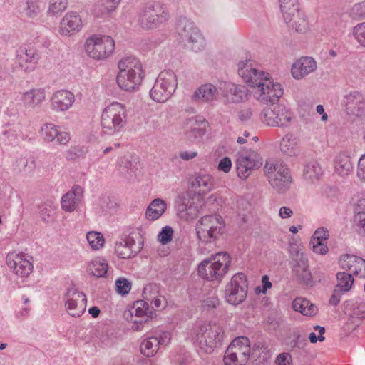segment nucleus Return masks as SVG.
Returning <instances> with one entry per match:
<instances>
[{
	"instance_id": "58",
	"label": "nucleus",
	"mask_w": 365,
	"mask_h": 365,
	"mask_svg": "<svg viewBox=\"0 0 365 365\" xmlns=\"http://www.w3.org/2000/svg\"><path fill=\"white\" fill-rule=\"evenodd\" d=\"M131 322L133 323L132 329L135 331H140L143 328V327L147 324L149 322V319H145L143 317L135 318L133 316H131Z\"/></svg>"
},
{
	"instance_id": "19",
	"label": "nucleus",
	"mask_w": 365,
	"mask_h": 365,
	"mask_svg": "<svg viewBox=\"0 0 365 365\" xmlns=\"http://www.w3.org/2000/svg\"><path fill=\"white\" fill-rule=\"evenodd\" d=\"M171 339V333L168 331L155 332L154 336H149L140 344V351L145 356H153L160 346H166Z\"/></svg>"
},
{
	"instance_id": "31",
	"label": "nucleus",
	"mask_w": 365,
	"mask_h": 365,
	"mask_svg": "<svg viewBox=\"0 0 365 365\" xmlns=\"http://www.w3.org/2000/svg\"><path fill=\"white\" fill-rule=\"evenodd\" d=\"M52 109L56 112H64L68 109V90L62 89L55 92L51 99Z\"/></svg>"
},
{
	"instance_id": "51",
	"label": "nucleus",
	"mask_w": 365,
	"mask_h": 365,
	"mask_svg": "<svg viewBox=\"0 0 365 365\" xmlns=\"http://www.w3.org/2000/svg\"><path fill=\"white\" fill-rule=\"evenodd\" d=\"M353 35L357 42L365 47V22L358 24L354 27Z\"/></svg>"
},
{
	"instance_id": "4",
	"label": "nucleus",
	"mask_w": 365,
	"mask_h": 365,
	"mask_svg": "<svg viewBox=\"0 0 365 365\" xmlns=\"http://www.w3.org/2000/svg\"><path fill=\"white\" fill-rule=\"evenodd\" d=\"M127 115L125 105L120 103H113L105 108L101 118L104 133L110 135L119 133L126 125Z\"/></svg>"
},
{
	"instance_id": "55",
	"label": "nucleus",
	"mask_w": 365,
	"mask_h": 365,
	"mask_svg": "<svg viewBox=\"0 0 365 365\" xmlns=\"http://www.w3.org/2000/svg\"><path fill=\"white\" fill-rule=\"evenodd\" d=\"M329 237V231L324 227H319L315 230L314 235L312 238V243L316 241H324Z\"/></svg>"
},
{
	"instance_id": "6",
	"label": "nucleus",
	"mask_w": 365,
	"mask_h": 365,
	"mask_svg": "<svg viewBox=\"0 0 365 365\" xmlns=\"http://www.w3.org/2000/svg\"><path fill=\"white\" fill-rule=\"evenodd\" d=\"M264 170L271 187L275 192L283 194L289 190L292 178L289 169L285 164L267 160Z\"/></svg>"
},
{
	"instance_id": "61",
	"label": "nucleus",
	"mask_w": 365,
	"mask_h": 365,
	"mask_svg": "<svg viewBox=\"0 0 365 365\" xmlns=\"http://www.w3.org/2000/svg\"><path fill=\"white\" fill-rule=\"evenodd\" d=\"M358 262L356 264V269L353 274L358 276L360 278H365V260L360 257L357 259Z\"/></svg>"
},
{
	"instance_id": "11",
	"label": "nucleus",
	"mask_w": 365,
	"mask_h": 365,
	"mask_svg": "<svg viewBox=\"0 0 365 365\" xmlns=\"http://www.w3.org/2000/svg\"><path fill=\"white\" fill-rule=\"evenodd\" d=\"M115 46V41L110 36L93 35L86 40L85 50L90 58L101 61L108 58Z\"/></svg>"
},
{
	"instance_id": "52",
	"label": "nucleus",
	"mask_w": 365,
	"mask_h": 365,
	"mask_svg": "<svg viewBox=\"0 0 365 365\" xmlns=\"http://www.w3.org/2000/svg\"><path fill=\"white\" fill-rule=\"evenodd\" d=\"M173 230L171 227L165 226L163 227L158 235V240L162 245H166L172 240Z\"/></svg>"
},
{
	"instance_id": "12",
	"label": "nucleus",
	"mask_w": 365,
	"mask_h": 365,
	"mask_svg": "<svg viewBox=\"0 0 365 365\" xmlns=\"http://www.w3.org/2000/svg\"><path fill=\"white\" fill-rule=\"evenodd\" d=\"M250 346L247 337L235 339L225 352V365H245L250 358Z\"/></svg>"
},
{
	"instance_id": "22",
	"label": "nucleus",
	"mask_w": 365,
	"mask_h": 365,
	"mask_svg": "<svg viewBox=\"0 0 365 365\" xmlns=\"http://www.w3.org/2000/svg\"><path fill=\"white\" fill-rule=\"evenodd\" d=\"M175 207L179 217L185 220L195 218L199 213V206L194 203L192 198L185 194L178 196Z\"/></svg>"
},
{
	"instance_id": "16",
	"label": "nucleus",
	"mask_w": 365,
	"mask_h": 365,
	"mask_svg": "<svg viewBox=\"0 0 365 365\" xmlns=\"http://www.w3.org/2000/svg\"><path fill=\"white\" fill-rule=\"evenodd\" d=\"M168 14L159 6H149L143 8L139 14L138 21L144 29H153L166 21Z\"/></svg>"
},
{
	"instance_id": "62",
	"label": "nucleus",
	"mask_w": 365,
	"mask_h": 365,
	"mask_svg": "<svg viewBox=\"0 0 365 365\" xmlns=\"http://www.w3.org/2000/svg\"><path fill=\"white\" fill-rule=\"evenodd\" d=\"M232 167V162L230 158L224 157L219 162L217 168L220 171H222L225 173H227Z\"/></svg>"
},
{
	"instance_id": "37",
	"label": "nucleus",
	"mask_w": 365,
	"mask_h": 365,
	"mask_svg": "<svg viewBox=\"0 0 365 365\" xmlns=\"http://www.w3.org/2000/svg\"><path fill=\"white\" fill-rule=\"evenodd\" d=\"M280 11L284 21H289L292 16L299 11V0H279Z\"/></svg>"
},
{
	"instance_id": "24",
	"label": "nucleus",
	"mask_w": 365,
	"mask_h": 365,
	"mask_svg": "<svg viewBox=\"0 0 365 365\" xmlns=\"http://www.w3.org/2000/svg\"><path fill=\"white\" fill-rule=\"evenodd\" d=\"M205 123V118L203 116L197 115L185 119L182 128L190 140H195L205 135V128L202 127Z\"/></svg>"
},
{
	"instance_id": "45",
	"label": "nucleus",
	"mask_w": 365,
	"mask_h": 365,
	"mask_svg": "<svg viewBox=\"0 0 365 365\" xmlns=\"http://www.w3.org/2000/svg\"><path fill=\"white\" fill-rule=\"evenodd\" d=\"M41 131L43 140L46 142L53 141L58 132L56 126L52 123L44 124L42 126Z\"/></svg>"
},
{
	"instance_id": "7",
	"label": "nucleus",
	"mask_w": 365,
	"mask_h": 365,
	"mask_svg": "<svg viewBox=\"0 0 365 365\" xmlns=\"http://www.w3.org/2000/svg\"><path fill=\"white\" fill-rule=\"evenodd\" d=\"M176 32L181 43L195 52L205 48V39L200 29L186 17H180L176 24Z\"/></svg>"
},
{
	"instance_id": "40",
	"label": "nucleus",
	"mask_w": 365,
	"mask_h": 365,
	"mask_svg": "<svg viewBox=\"0 0 365 365\" xmlns=\"http://www.w3.org/2000/svg\"><path fill=\"white\" fill-rule=\"evenodd\" d=\"M287 26L296 32L304 33L308 30V22L304 13L300 11L292 16L289 21H285Z\"/></svg>"
},
{
	"instance_id": "27",
	"label": "nucleus",
	"mask_w": 365,
	"mask_h": 365,
	"mask_svg": "<svg viewBox=\"0 0 365 365\" xmlns=\"http://www.w3.org/2000/svg\"><path fill=\"white\" fill-rule=\"evenodd\" d=\"M190 186L199 193L206 194L213 188L214 179L210 174L200 173L190 179Z\"/></svg>"
},
{
	"instance_id": "48",
	"label": "nucleus",
	"mask_w": 365,
	"mask_h": 365,
	"mask_svg": "<svg viewBox=\"0 0 365 365\" xmlns=\"http://www.w3.org/2000/svg\"><path fill=\"white\" fill-rule=\"evenodd\" d=\"M38 0H26V8L24 9L25 14L30 19H34L40 11L38 5Z\"/></svg>"
},
{
	"instance_id": "2",
	"label": "nucleus",
	"mask_w": 365,
	"mask_h": 365,
	"mask_svg": "<svg viewBox=\"0 0 365 365\" xmlns=\"http://www.w3.org/2000/svg\"><path fill=\"white\" fill-rule=\"evenodd\" d=\"M118 68L116 81L121 89L132 91L141 83L143 71L140 61L136 58L128 56L122 58L118 62Z\"/></svg>"
},
{
	"instance_id": "10",
	"label": "nucleus",
	"mask_w": 365,
	"mask_h": 365,
	"mask_svg": "<svg viewBox=\"0 0 365 365\" xmlns=\"http://www.w3.org/2000/svg\"><path fill=\"white\" fill-rule=\"evenodd\" d=\"M178 86L176 74L171 70L160 73L150 91V98L158 103H164L174 93Z\"/></svg>"
},
{
	"instance_id": "28",
	"label": "nucleus",
	"mask_w": 365,
	"mask_h": 365,
	"mask_svg": "<svg viewBox=\"0 0 365 365\" xmlns=\"http://www.w3.org/2000/svg\"><path fill=\"white\" fill-rule=\"evenodd\" d=\"M84 207V189L79 185H73L70 190V212L76 210L78 215H82Z\"/></svg>"
},
{
	"instance_id": "18",
	"label": "nucleus",
	"mask_w": 365,
	"mask_h": 365,
	"mask_svg": "<svg viewBox=\"0 0 365 365\" xmlns=\"http://www.w3.org/2000/svg\"><path fill=\"white\" fill-rule=\"evenodd\" d=\"M219 89L225 104L244 102L247 100L249 96V91L246 86L231 82L225 83Z\"/></svg>"
},
{
	"instance_id": "17",
	"label": "nucleus",
	"mask_w": 365,
	"mask_h": 365,
	"mask_svg": "<svg viewBox=\"0 0 365 365\" xmlns=\"http://www.w3.org/2000/svg\"><path fill=\"white\" fill-rule=\"evenodd\" d=\"M262 165V159L255 150H249L245 153L239 154L236 160V169L238 176L246 179L252 170L258 168Z\"/></svg>"
},
{
	"instance_id": "44",
	"label": "nucleus",
	"mask_w": 365,
	"mask_h": 365,
	"mask_svg": "<svg viewBox=\"0 0 365 365\" xmlns=\"http://www.w3.org/2000/svg\"><path fill=\"white\" fill-rule=\"evenodd\" d=\"M68 6V0H50L48 14L52 16L59 15Z\"/></svg>"
},
{
	"instance_id": "5",
	"label": "nucleus",
	"mask_w": 365,
	"mask_h": 365,
	"mask_svg": "<svg viewBox=\"0 0 365 365\" xmlns=\"http://www.w3.org/2000/svg\"><path fill=\"white\" fill-rule=\"evenodd\" d=\"M230 263L229 254L219 252L199 264V276L209 281H220L227 272Z\"/></svg>"
},
{
	"instance_id": "29",
	"label": "nucleus",
	"mask_w": 365,
	"mask_h": 365,
	"mask_svg": "<svg viewBox=\"0 0 365 365\" xmlns=\"http://www.w3.org/2000/svg\"><path fill=\"white\" fill-rule=\"evenodd\" d=\"M217 95V88L211 83H206L199 87L193 93V101H212Z\"/></svg>"
},
{
	"instance_id": "34",
	"label": "nucleus",
	"mask_w": 365,
	"mask_h": 365,
	"mask_svg": "<svg viewBox=\"0 0 365 365\" xmlns=\"http://www.w3.org/2000/svg\"><path fill=\"white\" fill-rule=\"evenodd\" d=\"M299 139L293 134L287 133L282 139L279 148L282 153L288 156H294L297 153Z\"/></svg>"
},
{
	"instance_id": "46",
	"label": "nucleus",
	"mask_w": 365,
	"mask_h": 365,
	"mask_svg": "<svg viewBox=\"0 0 365 365\" xmlns=\"http://www.w3.org/2000/svg\"><path fill=\"white\" fill-rule=\"evenodd\" d=\"M87 240L93 250H98L104 244V237L97 232H88L86 235Z\"/></svg>"
},
{
	"instance_id": "63",
	"label": "nucleus",
	"mask_w": 365,
	"mask_h": 365,
	"mask_svg": "<svg viewBox=\"0 0 365 365\" xmlns=\"http://www.w3.org/2000/svg\"><path fill=\"white\" fill-rule=\"evenodd\" d=\"M292 357L289 353H282L279 354L275 360L276 365H291Z\"/></svg>"
},
{
	"instance_id": "20",
	"label": "nucleus",
	"mask_w": 365,
	"mask_h": 365,
	"mask_svg": "<svg viewBox=\"0 0 365 365\" xmlns=\"http://www.w3.org/2000/svg\"><path fill=\"white\" fill-rule=\"evenodd\" d=\"M348 114L358 115L365 106V98L358 91H351L343 96L341 101Z\"/></svg>"
},
{
	"instance_id": "35",
	"label": "nucleus",
	"mask_w": 365,
	"mask_h": 365,
	"mask_svg": "<svg viewBox=\"0 0 365 365\" xmlns=\"http://www.w3.org/2000/svg\"><path fill=\"white\" fill-rule=\"evenodd\" d=\"M334 169L341 176L348 175L353 169L350 157L345 153H339L334 160Z\"/></svg>"
},
{
	"instance_id": "13",
	"label": "nucleus",
	"mask_w": 365,
	"mask_h": 365,
	"mask_svg": "<svg viewBox=\"0 0 365 365\" xmlns=\"http://www.w3.org/2000/svg\"><path fill=\"white\" fill-rule=\"evenodd\" d=\"M143 247V237L140 230L133 229L128 235L116 242L115 252L122 259H130L140 252Z\"/></svg>"
},
{
	"instance_id": "43",
	"label": "nucleus",
	"mask_w": 365,
	"mask_h": 365,
	"mask_svg": "<svg viewBox=\"0 0 365 365\" xmlns=\"http://www.w3.org/2000/svg\"><path fill=\"white\" fill-rule=\"evenodd\" d=\"M121 0H101L98 4V15H108L118 8Z\"/></svg>"
},
{
	"instance_id": "23",
	"label": "nucleus",
	"mask_w": 365,
	"mask_h": 365,
	"mask_svg": "<svg viewBox=\"0 0 365 365\" xmlns=\"http://www.w3.org/2000/svg\"><path fill=\"white\" fill-rule=\"evenodd\" d=\"M317 67V62L312 57H302L292 64V76L296 80H301L315 71Z\"/></svg>"
},
{
	"instance_id": "15",
	"label": "nucleus",
	"mask_w": 365,
	"mask_h": 365,
	"mask_svg": "<svg viewBox=\"0 0 365 365\" xmlns=\"http://www.w3.org/2000/svg\"><path fill=\"white\" fill-rule=\"evenodd\" d=\"M264 108L261 113L262 122L272 127H287L292 119V114L282 105H274Z\"/></svg>"
},
{
	"instance_id": "60",
	"label": "nucleus",
	"mask_w": 365,
	"mask_h": 365,
	"mask_svg": "<svg viewBox=\"0 0 365 365\" xmlns=\"http://www.w3.org/2000/svg\"><path fill=\"white\" fill-rule=\"evenodd\" d=\"M314 252L320 255H325L328 252V247L322 241H316L314 243L310 242Z\"/></svg>"
},
{
	"instance_id": "1",
	"label": "nucleus",
	"mask_w": 365,
	"mask_h": 365,
	"mask_svg": "<svg viewBox=\"0 0 365 365\" xmlns=\"http://www.w3.org/2000/svg\"><path fill=\"white\" fill-rule=\"evenodd\" d=\"M238 74L253 88L255 98L264 104L277 102L283 94L281 84L274 83L269 73L254 67L250 60L238 63Z\"/></svg>"
},
{
	"instance_id": "49",
	"label": "nucleus",
	"mask_w": 365,
	"mask_h": 365,
	"mask_svg": "<svg viewBox=\"0 0 365 365\" xmlns=\"http://www.w3.org/2000/svg\"><path fill=\"white\" fill-rule=\"evenodd\" d=\"M83 26L81 16L76 12L70 13V36L79 32Z\"/></svg>"
},
{
	"instance_id": "30",
	"label": "nucleus",
	"mask_w": 365,
	"mask_h": 365,
	"mask_svg": "<svg viewBox=\"0 0 365 365\" xmlns=\"http://www.w3.org/2000/svg\"><path fill=\"white\" fill-rule=\"evenodd\" d=\"M292 308L294 311L307 317L314 316L318 312V308L315 304L302 297H297L293 301Z\"/></svg>"
},
{
	"instance_id": "26",
	"label": "nucleus",
	"mask_w": 365,
	"mask_h": 365,
	"mask_svg": "<svg viewBox=\"0 0 365 365\" xmlns=\"http://www.w3.org/2000/svg\"><path fill=\"white\" fill-rule=\"evenodd\" d=\"M45 98L43 88H32L22 93L21 101L25 108L35 109L41 105Z\"/></svg>"
},
{
	"instance_id": "56",
	"label": "nucleus",
	"mask_w": 365,
	"mask_h": 365,
	"mask_svg": "<svg viewBox=\"0 0 365 365\" xmlns=\"http://www.w3.org/2000/svg\"><path fill=\"white\" fill-rule=\"evenodd\" d=\"M307 344V340L304 337L302 336L300 334L294 335V338L289 342V347L291 349H294L295 348L303 349Z\"/></svg>"
},
{
	"instance_id": "42",
	"label": "nucleus",
	"mask_w": 365,
	"mask_h": 365,
	"mask_svg": "<svg viewBox=\"0 0 365 365\" xmlns=\"http://www.w3.org/2000/svg\"><path fill=\"white\" fill-rule=\"evenodd\" d=\"M54 212L55 206L51 200H46L38 206V213L44 222L50 221Z\"/></svg>"
},
{
	"instance_id": "36",
	"label": "nucleus",
	"mask_w": 365,
	"mask_h": 365,
	"mask_svg": "<svg viewBox=\"0 0 365 365\" xmlns=\"http://www.w3.org/2000/svg\"><path fill=\"white\" fill-rule=\"evenodd\" d=\"M108 265L103 258L97 257L88 264L87 271L96 277H105L108 272Z\"/></svg>"
},
{
	"instance_id": "64",
	"label": "nucleus",
	"mask_w": 365,
	"mask_h": 365,
	"mask_svg": "<svg viewBox=\"0 0 365 365\" xmlns=\"http://www.w3.org/2000/svg\"><path fill=\"white\" fill-rule=\"evenodd\" d=\"M359 170L357 172V175L359 178L365 180V154L363 155L359 160L358 163Z\"/></svg>"
},
{
	"instance_id": "54",
	"label": "nucleus",
	"mask_w": 365,
	"mask_h": 365,
	"mask_svg": "<svg viewBox=\"0 0 365 365\" xmlns=\"http://www.w3.org/2000/svg\"><path fill=\"white\" fill-rule=\"evenodd\" d=\"M115 286L118 293L123 295L128 294L131 289L130 282L125 278L118 279L115 281Z\"/></svg>"
},
{
	"instance_id": "39",
	"label": "nucleus",
	"mask_w": 365,
	"mask_h": 365,
	"mask_svg": "<svg viewBox=\"0 0 365 365\" xmlns=\"http://www.w3.org/2000/svg\"><path fill=\"white\" fill-rule=\"evenodd\" d=\"M130 316L135 318L143 317L150 319L153 317V311L150 309L149 304L144 300H138L134 302L130 310Z\"/></svg>"
},
{
	"instance_id": "33",
	"label": "nucleus",
	"mask_w": 365,
	"mask_h": 365,
	"mask_svg": "<svg viewBox=\"0 0 365 365\" xmlns=\"http://www.w3.org/2000/svg\"><path fill=\"white\" fill-rule=\"evenodd\" d=\"M322 174V168L316 160L308 162L304 167L303 178L309 182H314L319 180Z\"/></svg>"
},
{
	"instance_id": "53",
	"label": "nucleus",
	"mask_w": 365,
	"mask_h": 365,
	"mask_svg": "<svg viewBox=\"0 0 365 365\" xmlns=\"http://www.w3.org/2000/svg\"><path fill=\"white\" fill-rule=\"evenodd\" d=\"M354 222L359 235L365 237V212L357 213L354 216Z\"/></svg>"
},
{
	"instance_id": "57",
	"label": "nucleus",
	"mask_w": 365,
	"mask_h": 365,
	"mask_svg": "<svg viewBox=\"0 0 365 365\" xmlns=\"http://www.w3.org/2000/svg\"><path fill=\"white\" fill-rule=\"evenodd\" d=\"M253 114L252 108L245 107L241 108L237 113V118L242 122L248 121L251 119Z\"/></svg>"
},
{
	"instance_id": "59",
	"label": "nucleus",
	"mask_w": 365,
	"mask_h": 365,
	"mask_svg": "<svg viewBox=\"0 0 365 365\" xmlns=\"http://www.w3.org/2000/svg\"><path fill=\"white\" fill-rule=\"evenodd\" d=\"M351 14L354 16L365 18V0L354 4L351 9Z\"/></svg>"
},
{
	"instance_id": "38",
	"label": "nucleus",
	"mask_w": 365,
	"mask_h": 365,
	"mask_svg": "<svg viewBox=\"0 0 365 365\" xmlns=\"http://www.w3.org/2000/svg\"><path fill=\"white\" fill-rule=\"evenodd\" d=\"M166 209V202L160 199L153 200L146 210V217L150 220L158 219Z\"/></svg>"
},
{
	"instance_id": "50",
	"label": "nucleus",
	"mask_w": 365,
	"mask_h": 365,
	"mask_svg": "<svg viewBox=\"0 0 365 365\" xmlns=\"http://www.w3.org/2000/svg\"><path fill=\"white\" fill-rule=\"evenodd\" d=\"M17 163L19 172L24 174L31 173L36 167L35 160L33 159L28 160L25 158H20L18 160Z\"/></svg>"
},
{
	"instance_id": "21",
	"label": "nucleus",
	"mask_w": 365,
	"mask_h": 365,
	"mask_svg": "<svg viewBox=\"0 0 365 365\" xmlns=\"http://www.w3.org/2000/svg\"><path fill=\"white\" fill-rule=\"evenodd\" d=\"M6 264L14 273L21 277H27L32 272V263L24 255L9 253L6 257Z\"/></svg>"
},
{
	"instance_id": "3",
	"label": "nucleus",
	"mask_w": 365,
	"mask_h": 365,
	"mask_svg": "<svg viewBox=\"0 0 365 365\" xmlns=\"http://www.w3.org/2000/svg\"><path fill=\"white\" fill-rule=\"evenodd\" d=\"M193 334L199 347L205 353L210 354L222 344L224 331L215 324L203 323L196 325Z\"/></svg>"
},
{
	"instance_id": "8",
	"label": "nucleus",
	"mask_w": 365,
	"mask_h": 365,
	"mask_svg": "<svg viewBox=\"0 0 365 365\" xmlns=\"http://www.w3.org/2000/svg\"><path fill=\"white\" fill-rule=\"evenodd\" d=\"M225 227V221L220 215L217 214L205 215L197 224V238L205 243L213 242L224 233Z\"/></svg>"
},
{
	"instance_id": "25",
	"label": "nucleus",
	"mask_w": 365,
	"mask_h": 365,
	"mask_svg": "<svg viewBox=\"0 0 365 365\" xmlns=\"http://www.w3.org/2000/svg\"><path fill=\"white\" fill-rule=\"evenodd\" d=\"M39 58V54L34 48L21 49L17 54L19 66L26 73L35 69Z\"/></svg>"
},
{
	"instance_id": "14",
	"label": "nucleus",
	"mask_w": 365,
	"mask_h": 365,
	"mask_svg": "<svg viewBox=\"0 0 365 365\" xmlns=\"http://www.w3.org/2000/svg\"><path fill=\"white\" fill-rule=\"evenodd\" d=\"M247 290L248 284L245 274L242 272L237 273L225 287V299L230 304L238 305L245 300Z\"/></svg>"
},
{
	"instance_id": "9",
	"label": "nucleus",
	"mask_w": 365,
	"mask_h": 365,
	"mask_svg": "<svg viewBox=\"0 0 365 365\" xmlns=\"http://www.w3.org/2000/svg\"><path fill=\"white\" fill-rule=\"evenodd\" d=\"M290 257L289 265L295 279L302 285L312 287L314 282L307 255L299 247H292L290 250Z\"/></svg>"
},
{
	"instance_id": "47",
	"label": "nucleus",
	"mask_w": 365,
	"mask_h": 365,
	"mask_svg": "<svg viewBox=\"0 0 365 365\" xmlns=\"http://www.w3.org/2000/svg\"><path fill=\"white\" fill-rule=\"evenodd\" d=\"M358 259H360V257L355 255H345L341 259V267L344 269L349 271V274L352 275L354 269H356V264L358 262Z\"/></svg>"
},
{
	"instance_id": "41",
	"label": "nucleus",
	"mask_w": 365,
	"mask_h": 365,
	"mask_svg": "<svg viewBox=\"0 0 365 365\" xmlns=\"http://www.w3.org/2000/svg\"><path fill=\"white\" fill-rule=\"evenodd\" d=\"M336 289L343 292H346L350 290L354 282V279L351 274H348L345 272H339L336 274Z\"/></svg>"
},
{
	"instance_id": "32",
	"label": "nucleus",
	"mask_w": 365,
	"mask_h": 365,
	"mask_svg": "<svg viewBox=\"0 0 365 365\" xmlns=\"http://www.w3.org/2000/svg\"><path fill=\"white\" fill-rule=\"evenodd\" d=\"M86 297L81 292L74 291L70 297V310L76 309V312L70 313L72 317H79L83 314L86 307Z\"/></svg>"
}]
</instances>
